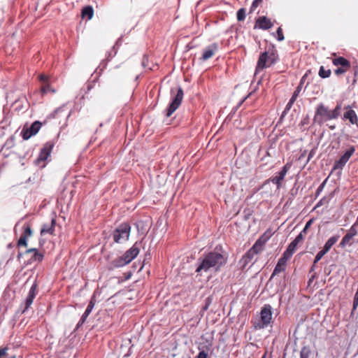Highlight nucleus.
<instances>
[{
	"instance_id": "obj_1",
	"label": "nucleus",
	"mask_w": 358,
	"mask_h": 358,
	"mask_svg": "<svg viewBox=\"0 0 358 358\" xmlns=\"http://www.w3.org/2000/svg\"><path fill=\"white\" fill-rule=\"evenodd\" d=\"M227 261V257L222 253L217 251H212L205 255L203 257H200L197 261L196 272L201 275L203 272H207L210 269L215 271L224 266Z\"/></svg>"
},
{
	"instance_id": "obj_2",
	"label": "nucleus",
	"mask_w": 358,
	"mask_h": 358,
	"mask_svg": "<svg viewBox=\"0 0 358 358\" xmlns=\"http://www.w3.org/2000/svg\"><path fill=\"white\" fill-rule=\"evenodd\" d=\"M341 108L340 103L333 110H330L323 103H319L315 108L313 123L322 126L327 121L337 119L341 115Z\"/></svg>"
},
{
	"instance_id": "obj_3",
	"label": "nucleus",
	"mask_w": 358,
	"mask_h": 358,
	"mask_svg": "<svg viewBox=\"0 0 358 358\" xmlns=\"http://www.w3.org/2000/svg\"><path fill=\"white\" fill-rule=\"evenodd\" d=\"M278 60V51L273 44H270L267 49L262 52L258 59L255 73L271 66Z\"/></svg>"
},
{
	"instance_id": "obj_4",
	"label": "nucleus",
	"mask_w": 358,
	"mask_h": 358,
	"mask_svg": "<svg viewBox=\"0 0 358 358\" xmlns=\"http://www.w3.org/2000/svg\"><path fill=\"white\" fill-rule=\"evenodd\" d=\"M272 307L270 304H264L260 311V317L258 320L252 322L255 329H263L268 327L273 321Z\"/></svg>"
},
{
	"instance_id": "obj_5",
	"label": "nucleus",
	"mask_w": 358,
	"mask_h": 358,
	"mask_svg": "<svg viewBox=\"0 0 358 358\" xmlns=\"http://www.w3.org/2000/svg\"><path fill=\"white\" fill-rule=\"evenodd\" d=\"M131 226L127 222L120 224L113 232V238L115 243H122L127 241L130 235Z\"/></svg>"
},
{
	"instance_id": "obj_6",
	"label": "nucleus",
	"mask_w": 358,
	"mask_h": 358,
	"mask_svg": "<svg viewBox=\"0 0 358 358\" xmlns=\"http://www.w3.org/2000/svg\"><path fill=\"white\" fill-rule=\"evenodd\" d=\"M171 92L172 96L171 102L166 110V117H170L178 108L184 96L183 90L181 87H178L176 94H173L174 91L173 89Z\"/></svg>"
},
{
	"instance_id": "obj_7",
	"label": "nucleus",
	"mask_w": 358,
	"mask_h": 358,
	"mask_svg": "<svg viewBox=\"0 0 358 358\" xmlns=\"http://www.w3.org/2000/svg\"><path fill=\"white\" fill-rule=\"evenodd\" d=\"M291 166L292 164L290 163H287L278 173L277 176L271 177L268 180H265L262 186L266 185V184L271 182L273 184L276 185L277 189H279L280 188H281L282 181L284 180L285 177L287 175L289 170L290 169Z\"/></svg>"
},
{
	"instance_id": "obj_8",
	"label": "nucleus",
	"mask_w": 358,
	"mask_h": 358,
	"mask_svg": "<svg viewBox=\"0 0 358 358\" xmlns=\"http://www.w3.org/2000/svg\"><path fill=\"white\" fill-rule=\"evenodd\" d=\"M53 147L54 143L52 141H48L44 145L38 155V157L35 161L36 165L41 166L42 167L45 166L44 162L50 156Z\"/></svg>"
},
{
	"instance_id": "obj_9",
	"label": "nucleus",
	"mask_w": 358,
	"mask_h": 358,
	"mask_svg": "<svg viewBox=\"0 0 358 358\" xmlns=\"http://www.w3.org/2000/svg\"><path fill=\"white\" fill-rule=\"evenodd\" d=\"M31 255L28 259L27 265L31 264L34 262H41L43 259V255L38 251L36 248H30L25 251L24 253L19 252L17 258L20 259L24 255Z\"/></svg>"
},
{
	"instance_id": "obj_10",
	"label": "nucleus",
	"mask_w": 358,
	"mask_h": 358,
	"mask_svg": "<svg viewBox=\"0 0 358 358\" xmlns=\"http://www.w3.org/2000/svg\"><path fill=\"white\" fill-rule=\"evenodd\" d=\"M355 146H350L345 152L340 157V159L335 162L334 164V169H343L349 159L355 153Z\"/></svg>"
},
{
	"instance_id": "obj_11",
	"label": "nucleus",
	"mask_w": 358,
	"mask_h": 358,
	"mask_svg": "<svg viewBox=\"0 0 358 358\" xmlns=\"http://www.w3.org/2000/svg\"><path fill=\"white\" fill-rule=\"evenodd\" d=\"M33 231L29 223H25L23 226V232L17 241V246H27V239L32 236Z\"/></svg>"
},
{
	"instance_id": "obj_12",
	"label": "nucleus",
	"mask_w": 358,
	"mask_h": 358,
	"mask_svg": "<svg viewBox=\"0 0 358 358\" xmlns=\"http://www.w3.org/2000/svg\"><path fill=\"white\" fill-rule=\"evenodd\" d=\"M41 122L39 121L34 122L26 130L22 131V138L24 140L29 139L31 136L36 134L41 127Z\"/></svg>"
},
{
	"instance_id": "obj_13",
	"label": "nucleus",
	"mask_w": 358,
	"mask_h": 358,
	"mask_svg": "<svg viewBox=\"0 0 358 358\" xmlns=\"http://www.w3.org/2000/svg\"><path fill=\"white\" fill-rule=\"evenodd\" d=\"M36 289H37V284L36 282H34L31 285V287L28 292V295L25 299V306H24V310H22V313H24L25 311H27L28 310V308L32 304L33 301L36 296V292H37Z\"/></svg>"
},
{
	"instance_id": "obj_14",
	"label": "nucleus",
	"mask_w": 358,
	"mask_h": 358,
	"mask_svg": "<svg viewBox=\"0 0 358 358\" xmlns=\"http://www.w3.org/2000/svg\"><path fill=\"white\" fill-rule=\"evenodd\" d=\"M218 50V45L216 43H213L210 45L207 46L205 49H203L202 57L201 59L203 61H206L208 59L211 58L215 52Z\"/></svg>"
},
{
	"instance_id": "obj_15",
	"label": "nucleus",
	"mask_w": 358,
	"mask_h": 358,
	"mask_svg": "<svg viewBox=\"0 0 358 358\" xmlns=\"http://www.w3.org/2000/svg\"><path fill=\"white\" fill-rule=\"evenodd\" d=\"M273 27V23L271 20L267 18L266 16L259 17L255 25V29L259 28L264 30H267Z\"/></svg>"
},
{
	"instance_id": "obj_16",
	"label": "nucleus",
	"mask_w": 358,
	"mask_h": 358,
	"mask_svg": "<svg viewBox=\"0 0 358 358\" xmlns=\"http://www.w3.org/2000/svg\"><path fill=\"white\" fill-rule=\"evenodd\" d=\"M139 248L137 245V243H136L131 248L124 252L123 257H124V259L127 261L128 264H129L136 257L139 253Z\"/></svg>"
},
{
	"instance_id": "obj_17",
	"label": "nucleus",
	"mask_w": 358,
	"mask_h": 358,
	"mask_svg": "<svg viewBox=\"0 0 358 358\" xmlns=\"http://www.w3.org/2000/svg\"><path fill=\"white\" fill-rule=\"evenodd\" d=\"M56 224V219L52 218L50 223H44L43 224L40 234L41 236H43L46 234L53 235L55 232V227Z\"/></svg>"
},
{
	"instance_id": "obj_18",
	"label": "nucleus",
	"mask_w": 358,
	"mask_h": 358,
	"mask_svg": "<svg viewBox=\"0 0 358 358\" xmlns=\"http://www.w3.org/2000/svg\"><path fill=\"white\" fill-rule=\"evenodd\" d=\"M127 264H128V262L124 259V257L122 255L110 262L108 268L110 270H113L115 268L122 267Z\"/></svg>"
},
{
	"instance_id": "obj_19",
	"label": "nucleus",
	"mask_w": 358,
	"mask_h": 358,
	"mask_svg": "<svg viewBox=\"0 0 358 358\" xmlns=\"http://www.w3.org/2000/svg\"><path fill=\"white\" fill-rule=\"evenodd\" d=\"M267 238H264V236H261L250 249L255 255L262 252L264 249V245L266 242Z\"/></svg>"
},
{
	"instance_id": "obj_20",
	"label": "nucleus",
	"mask_w": 358,
	"mask_h": 358,
	"mask_svg": "<svg viewBox=\"0 0 358 358\" xmlns=\"http://www.w3.org/2000/svg\"><path fill=\"white\" fill-rule=\"evenodd\" d=\"M287 261L283 259V258H280L278 261L277 264L275 266V268L270 277L269 280H271L275 275L280 273L282 271H284L286 268Z\"/></svg>"
},
{
	"instance_id": "obj_21",
	"label": "nucleus",
	"mask_w": 358,
	"mask_h": 358,
	"mask_svg": "<svg viewBox=\"0 0 358 358\" xmlns=\"http://www.w3.org/2000/svg\"><path fill=\"white\" fill-rule=\"evenodd\" d=\"M255 255L251 250H248L247 252L242 257L239 261V264L242 269H244L246 266L252 260Z\"/></svg>"
},
{
	"instance_id": "obj_22",
	"label": "nucleus",
	"mask_w": 358,
	"mask_h": 358,
	"mask_svg": "<svg viewBox=\"0 0 358 358\" xmlns=\"http://www.w3.org/2000/svg\"><path fill=\"white\" fill-rule=\"evenodd\" d=\"M344 120H349L351 124H357L358 117L355 110L350 109L347 110L343 115Z\"/></svg>"
},
{
	"instance_id": "obj_23",
	"label": "nucleus",
	"mask_w": 358,
	"mask_h": 358,
	"mask_svg": "<svg viewBox=\"0 0 358 358\" xmlns=\"http://www.w3.org/2000/svg\"><path fill=\"white\" fill-rule=\"evenodd\" d=\"M332 63L334 66H338V67H348L350 68V62L343 57H338L336 58H334L332 61Z\"/></svg>"
},
{
	"instance_id": "obj_24",
	"label": "nucleus",
	"mask_w": 358,
	"mask_h": 358,
	"mask_svg": "<svg viewBox=\"0 0 358 358\" xmlns=\"http://www.w3.org/2000/svg\"><path fill=\"white\" fill-rule=\"evenodd\" d=\"M339 237L340 236L338 235L330 237L325 243L322 250L324 251L326 253H327L331 249V248L338 241Z\"/></svg>"
},
{
	"instance_id": "obj_25",
	"label": "nucleus",
	"mask_w": 358,
	"mask_h": 358,
	"mask_svg": "<svg viewBox=\"0 0 358 358\" xmlns=\"http://www.w3.org/2000/svg\"><path fill=\"white\" fill-rule=\"evenodd\" d=\"M304 239L303 236L301 234H299L294 241H292L287 246V248L291 249L294 252L296 250L297 245L299 243H301Z\"/></svg>"
},
{
	"instance_id": "obj_26",
	"label": "nucleus",
	"mask_w": 358,
	"mask_h": 358,
	"mask_svg": "<svg viewBox=\"0 0 358 358\" xmlns=\"http://www.w3.org/2000/svg\"><path fill=\"white\" fill-rule=\"evenodd\" d=\"M94 15V9L91 6H87L82 9V17L91 20Z\"/></svg>"
},
{
	"instance_id": "obj_27",
	"label": "nucleus",
	"mask_w": 358,
	"mask_h": 358,
	"mask_svg": "<svg viewBox=\"0 0 358 358\" xmlns=\"http://www.w3.org/2000/svg\"><path fill=\"white\" fill-rule=\"evenodd\" d=\"M307 77H308V74L307 73H305L302 78H301L300 80V82H299V85L296 87V90H294L292 96L297 98L301 91V89L303 87V85L304 84V83L306 82V79H307Z\"/></svg>"
},
{
	"instance_id": "obj_28",
	"label": "nucleus",
	"mask_w": 358,
	"mask_h": 358,
	"mask_svg": "<svg viewBox=\"0 0 358 358\" xmlns=\"http://www.w3.org/2000/svg\"><path fill=\"white\" fill-rule=\"evenodd\" d=\"M331 71L330 69H325L323 66H321L319 69V76L322 78H327L331 76Z\"/></svg>"
},
{
	"instance_id": "obj_29",
	"label": "nucleus",
	"mask_w": 358,
	"mask_h": 358,
	"mask_svg": "<svg viewBox=\"0 0 358 358\" xmlns=\"http://www.w3.org/2000/svg\"><path fill=\"white\" fill-rule=\"evenodd\" d=\"M352 244L353 243L352 242V239L348 238V236H347L346 235H345L339 243V247L344 248L348 245L351 246Z\"/></svg>"
},
{
	"instance_id": "obj_30",
	"label": "nucleus",
	"mask_w": 358,
	"mask_h": 358,
	"mask_svg": "<svg viewBox=\"0 0 358 358\" xmlns=\"http://www.w3.org/2000/svg\"><path fill=\"white\" fill-rule=\"evenodd\" d=\"M95 303H96L95 296L93 295L90 301V303H89L86 310L84 312L85 313V315H90L91 313V312L92 311V310L95 306Z\"/></svg>"
},
{
	"instance_id": "obj_31",
	"label": "nucleus",
	"mask_w": 358,
	"mask_h": 358,
	"mask_svg": "<svg viewBox=\"0 0 358 358\" xmlns=\"http://www.w3.org/2000/svg\"><path fill=\"white\" fill-rule=\"evenodd\" d=\"M310 354V348L308 346H303L300 352V358H309Z\"/></svg>"
},
{
	"instance_id": "obj_32",
	"label": "nucleus",
	"mask_w": 358,
	"mask_h": 358,
	"mask_svg": "<svg viewBox=\"0 0 358 358\" xmlns=\"http://www.w3.org/2000/svg\"><path fill=\"white\" fill-rule=\"evenodd\" d=\"M41 93L43 95L48 93L52 92L55 93V90L54 89H52L48 83L43 84L41 89Z\"/></svg>"
},
{
	"instance_id": "obj_33",
	"label": "nucleus",
	"mask_w": 358,
	"mask_h": 358,
	"mask_svg": "<svg viewBox=\"0 0 358 358\" xmlns=\"http://www.w3.org/2000/svg\"><path fill=\"white\" fill-rule=\"evenodd\" d=\"M294 253V252L292 251L291 249L287 248L280 258H283V259L287 262L292 257Z\"/></svg>"
},
{
	"instance_id": "obj_34",
	"label": "nucleus",
	"mask_w": 358,
	"mask_h": 358,
	"mask_svg": "<svg viewBox=\"0 0 358 358\" xmlns=\"http://www.w3.org/2000/svg\"><path fill=\"white\" fill-rule=\"evenodd\" d=\"M237 20L238 21H243L245 18V8H240L236 13Z\"/></svg>"
},
{
	"instance_id": "obj_35",
	"label": "nucleus",
	"mask_w": 358,
	"mask_h": 358,
	"mask_svg": "<svg viewBox=\"0 0 358 358\" xmlns=\"http://www.w3.org/2000/svg\"><path fill=\"white\" fill-rule=\"evenodd\" d=\"M350 68H348V67H338L335 71H334V73L336 75V76H340L341 74H343L345 73V72H347Z\"/></svg>"
},
{
	"instance_id": "obj_36",
	"label": "nucleus",
	"mask_w": 358,
	"mask_h": 358,
	"mask_svg": "<svg viewBox=\"0 0 358 358\" xmlns=\"http://www.w3.org/2000/svg\"><path fill=\"white\" fill-rule=\"evenodd\" d=\"M327 254L324 251H323L322 250H321L320 251H319L317 252V254L316 255L315 257V259H314V262H313V266L317 263L322 258V257Z\"/></svg>"
},
{
	"instance_id": "obj_37",
	"label": "nucleus",
	"mask_w": 358,
	"mask_h": 358,
	"mask_svg": "<svg viewBox=\"0 0 358 358\" xmlns=\"http://www.w3.org/2000/svg\"><path fill=\"white\" fill-rule=\"evenodd\" d=\"M313 219H310V220H308L306 223V225L304 227V228L303 229V230L299 233V234H301L302 236H304V234H306L307 233V231L308 229H309V227L311 226L312 223H313Z\"/></svg>"
},
{
	"instance_id": "obj_38",
	"label": "nucleus",
	"mask_w": 358,
	"mask_h": 358,
	"mask_svg": "<svg viewBox=\"0 0 358 358\" xmlns=\"http://www.w3.org/2000/svg\"><path fill=\"white\" fill-rule=\"evenodd\" d=\"M327 180H324L320 185V186L317 187V190H316V192H315V196L317 197L320 193L323 191L324 188V186L326 185V182H327Z\"/></svg>"
},
{
	"instance_id": "obj_39",
	"label": "nucleus",
	"mask_w": 358,
	"mask_h": 358,
	"mask_svg": "<svg viewBox=\"0 0 358 358\" xmlns=\"http://www.w3.org/2000/svg\"><path fill=\"white\" fill-rule=\"evenodd\" d=\"M88 316H89V315H85V313L83 314V315L81 316V318L80 319L79 322H78V324L76 325V329L80 328L85 322Z\"/></svg>"
},
{
	"instance_id": "obj_40",
	"label": "nucleus",
	"mask_w": 358,
	"mask_h": 358,
	"mask_svg": "<svg viewBox=\"0 0 358 358\" xmlns=\"http://www.w3.org/2000/svg\"><path fill=\"white\" fill-rule=\"evenodd\" d=\"M117 53V48H116V44L114 45L112 48L111 51L108 52L107 59L110 60L111 58H113Z\"/></svg>"
},
{
	"instance_id": "obj_41",
	"label": "nucleus",
	"mask_w": 358,
	"mask_h": 358,
	"mask_svg": "<svg viewBox=\"0 0 358 358\" xmlns=\"http://www.w3.org/2000/svg\"><path fill=\"white\" fill-rule=\"evenodd\" d=\"M276 33H277V35H278V40L279 41H282L284 40L285 37H284V35H283V33H282V29L281 27H278L277 31H276Z\"/></svg>"
},
{
	"instance_id": "obj_42",
	"label": "nucleus",
	"mask_w": 358,
	"mask_h": 358,
	"mask_svg": "<svg viewBox=\"0 0 358 358\" xmlns=\"http://www.w3.org/2000/svg\"><path fill=\"white\" fill-rule=\"evenodd\" d=\"M262 1V0H254L250 7V12L255 10Z\"/></svg>"
},
{
	"instance_id": "obj_43",
	"label": "nucleus",
	"mask_w": 358,
	"mask_h": 358,
	"mask_svg": "<svg viewBox=\"0 0 358 358\" xmlns=\"http://www.w3.org/2000/svg\"><path fill=\"white\" fill-rule=\"evenodd\" d=\"M38 79L41 82L43 83V84H46L48 83V77L46 76L44 74H41L39 76H38Z\"/></svg>"
},
{
	"instance_id": "obj_44",
	"label": "nucleus",
	"mask_w": 358,
	"mask_h": 358,
	"mask_svg": "<svg viewBox=\"0 0 358 358\" xmlns=\"http://www.w3.org/2000/svg\"><path fill=\"white\" fill-rule=\"evenodd\" d=\"M358 229L353 226H351L350 229L348 231V232L352 236H355L357 234Z\"/></svg>"
},
{
	"instance_id": "obj_45",
	"label": "nucleus",
	"mask_w": 358,
	"mask_h": 358,
	"mask_svg": "<svg viewBox=\"0 0 358 358\" xmlns=\"http://www.w3.org/2000/svg\"><path fill=\"white\" fill-rule=\"evenodd\" d=\"M211 301H212V300H211V299H210V297H208V298L206 299V304H205V306H204L203 307V308H202V309H203V310H204V311H205V310H208V308L209 306H210V303H211Z\"/></svg>"
},
{
	"instance_id": "obj_46",
	"label": "nucleus",
	"mask_w": 358,
	"mask_h": 358,
	"mask_svg": "<svg viewBox=\"0 0 358 358\" xmlns=\"http://www.w3.org/2000/svg\"><path fill=\"white\" fill-rule=\"evenodd\" d=\"M291 108H292V106L287 103V105L285 108V110L282 113L280 119H282L288 113V111L291 109Z\"/></svg>"
},
{
	"instance_id": "obj_47",
	"label": "nucleus",
	"mask_w": 358,
	"mask_h": 358,
	"mask_svg": "<svg viewBox=\"0 0 358 358\" xmlns=\"http://www.w3.org/2000/svg\"><path fill=\"white\" fill-rule=\"evenodd\" d=\"M148 57L146 55H144L143 57V59H142V66L144 68L148 67Z\"/></svg>"
},
{
	"instance_id": "obj_48",
	"label": "nucleus",
	"mask_w": 358,
	"mask_h": 358,
	"mask_svg": "<svg viewBox=\"0 0 358 358\" xmlns=\"http://www.w3.org/2000/svg\"><path fill=\"white\" fill-rule=\"evenodd\" d=\"M315 152H316V150H315V148L312 149V150L310 151V152H309V154H308V157L307 162H309V161L311 159V158H313V157L315 156Z\"/></svg>"
},
{
	"instance_id": "obj_49",
	"label": "nucleus",
	"mask_w": 358,
	"mask_h": 358,
	"mask_svg": "<svg viewBox=\"0 0 358 358\" xmlns=\"http://www.w3.org/2000/svg\"><path fill=\"white\" fill-rule=\"evenodd\" d=\"M8 350V347H5L3 348H0V358L3 356H6L7 355V350Z\"/></svg>"
},
{
	"instance_id": "obj_50",
	"label": "nucleus",
	"mask_w": 358,
	"mask_h": 358,
	"mask_svg": "<svg viewBox=\"0 0 358 358\" xmlns=\"http://www.w3.org/2000/svg\"><path fill=\"white\" fill-rule=\"evenodd\" d=\"M357 307H358V299L354 298L352 313L355 311L357 310Z\"/></svg>"
},
{
	"instance_id": "obj_51",
	"label": "nucleus",
	"mask_w": 358,
	"mask_h": 358,
	"mask_svg": "<svg viewBox=\"0 0 358 358\" xmlns=\"http://www.w3.org/2000/svg\"><path fill=\"white\" fill-rule=\"evenodd\" d=\"M207 353L204 350H202L199 352L196 358H207Z\"/></svg>"
},
{
	"instance_id": "obj_52",
	"label": "nucleus",
	"mask_w": 358,
	"mask_h": 358,
	"mask_svg": "<svg viewBox=\"0 0 358 358\" xmlns=\"http://www.w3.org/2000/svg\"><path fill=\"white\" fill-rule=\"evenodd\" d=\"M13 144H14V138L11 136L9 139L7 140V141L5 143V145H8L11 148V147H13Z\"/></svg>"
},
{
	"instance_id": "obj_53",
	"label": "nucleus",
	"mask_w": 358,
	"mask_h": 358,
	"mask_svg": "<svg viewBox=\"0 0 358 358\" xmlns=\"http://www.w3.org/2000/svg\"><path fill=\"white\" fill-rule=\"evenodd\" d=\"M296 98L292 96L291 99H289V102L287 103L288 105L291 106L292 107L294 103L295 102Z\"/></svg>"
},
{
	"instance_id": "obj_54",
	"label": "nucleus",
	"mask_w": 358,
	"mask_h": 358,
	"mask_svg": "<svg viewBox=\"0 0 358 358\" xmlns=\"http://www.w3.org/2000/svg\"><path fill=\"white\" fill-rule=\"evenodd\" d=\"M59 109L55 110L52 113H50L48 117V118H55L56 116L57 113L58 112Z\"/></svg>"
},
{
	"instance_id": "obj_55",
	"label": "nucleus",
	"mask_w": 358,
	"mask_h": 358,
	"mask_svg": "<svg viewBox=\"0 0 358 358\" xmlns=\"http://www.w3.org/2000/svg\"><path fill=\"white\" fill-rule=\"evenodd\" d=\"M352 226H353L354 227H355L358 229V217L357 218V220Z\"/></svg>"
},
{
	"instance_id": "obj_56",
	"label": "nucleus",
	"mask_w": 358,
	"mask_h": 358,
	"mask_svg": "<svg viewBox=\"0 0 358 358\" xmlns=\"http://www.w3.org/2000/svg\"><path fill=\"white\" fill-rule=\"evenodd\" d=\"M347 236H348V238L352 239L355 236H352V234H349L348 232H347V234H345Z\"/></svg>"
},
{
	"instance_id": "obj_57",
	"label": "nucleus",
	"mask_w": 358,
	"mask_h": 358,
	"mask_svg": "<svg viewBox=\"0 0 358 358\" xmlns=\"http://www.w3.org/2000/svg\"><path fill=\"white\" fill-rule=\"evenodd\" d=\"M308 117L305 118V119L301 122V123H302L303 124H306V123L308 122Z\"/></svg>"
},
{
	"instance_id": "obj_58",
	"label": "nucleus",
	"mask_w": 358,
	"mask_h": 358,
	"mask_svg": "<svg viewBox=\"0 0 358 358\" xmlns=\"http://www.w3.org/2000/svg\"><path fill=\"white\" fill-rule=\"evenodd\" d=\"M322 204V200H320V201L317 203V204L316 205L315 208L320 206Z\"/></svg>"
},
{
	"instance_id": "obj_59",
	"label": "nucleus",
	"mask_w": 358,
	"mask_h": 358,
	"mask_svg": "<svg viewBox=\"0 0 358 358\" xmlns=\"http://www.w3.org/2000/svg\"><path fill=\"white\" fill-rule=\"evenodd\" d=\"M306 151L305 150L300 156L299 159H301L302 157H303L305 155H306Z\"/></svg>"
},
{
	"instance_id": "obj_60",
	"label": "nucleus",
	"mask_w": 358,
	"mask_h": 358,
	"mask_svg": "<svg viewBox=\"0 0 358 358\" xmlns=\"http://www.w3.org/2000/svg\"><path fill=\"white\" fill-rule=\"evenodd\" d=\"M329 128L331 130H334V129H335L336 127H335V125H331V126H329Z\"/></svg>"
},
{
	"instance_id": "obj_61",
	"label": "nucleus",
	"mask_w": 358,
	"mask_h": 358,
	"mask_svg": "<svg viewBox=\"0 0 358 358\" xmlns=\"http://www.w3.org/2000/svg\"><path fill=\"white\" fill-rule=\"evenodd\" d=\"M357 243H358V239H357Z\"/></svg>"
}]
</instances>
